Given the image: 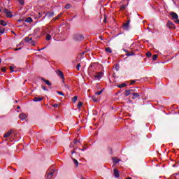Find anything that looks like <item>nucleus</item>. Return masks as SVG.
<instances>
[{
	"mask_svg": "<svg viewBox=\"0 0 179 179\" xmlns=\"http://www.w3.org/2000/svg\"><path fill=\"white\" fill-rule=\"evenodd\" d=\"M57 93H58V94H60V96H64V92H62L57 91Z\"/></svg>",
	"mask_w": 179,
	"mask_h": 179,
	"instance_id": "39",
	"label": "nucleus"
},
{
	"mask_svg": "<svg viewBox=\"0 0 179 179\" xmlns=\"http://www.w3.org/2000/svg\"><path fill=\"white\" fill-rule=\"evenodd\" d=\"M152 59H153V61H156V59H157V55H154L152 56Z\"/></svg>",
	"mask_w": 179,
	"mask_h": 179,
	"instance_id": "37",
	"label": "nucleus"
},
{
	"mask_svg": "<svg viewBox=\"0 0 179 179\" xmlns=\"http://www.w3.org/2000/svg\"><path fill=\"white\" fill-rule=\"evenodd\" d=\"M61 16H62V13L59 14L56 17L53 18L52 20L55 22V20H58Z\"/></svg>",
	"mask_w": 179,
	"mask_h": 179,
	"instance_id": "21",
	"label": "nucleus"
},
{
	"mask_svg": "<svg viewBox=\"0 0 179 179\" xmlns=\"http://www.w3.org/2000/svg\"><path fill=\"white\" fill-rule=\"evenodd\" d=\"M127 8V6L125 4H122L121 6H120V9L121 10H124V9H125Z\"/></svg>",
	"mask_w": 179,
	"mask_h": 179,
	"instance_id": "32",
	"label": "nucleus"
},
{
	"mask_svg": "<svg viewBox=\"0 0 179 179\" xmlns=\"http://www.w3.org/2000/svg\"><path fill=\"white\" fill-rule=\"evenodd\" d=\"M58 106H59L58 104L55 103L53 105V107H58Z\"/></svg>",
	"mask_w": 179,
	"mask_h": 179,
	"instance_id": "47",
	"label": "nucleus"
},
{
	"mask_svg": "<svg viewBox=\"0 0 179 179\" xmlns=\"http://www.w3.org/2000/svg\"><path fill=\"white\" fill-rule=\"evenodd\" d=\"M101 93H103V91H97L96 92H95V94L96 96H100V94H101Z\"/></svg>",
	"mask_w": 179,
	"mask_h": 179,
	"instance_id": "33",
	"label": "nucleus"
},
{
	"mask_svg": "<svg viewBox=\"0 0 179 179\" xmlns=\"http://www.w3.org/2000/svg\"><path fill=\"white\" fill-rule=\"evenodd\" d=\"M19 50H22V48H15V49L14 50V51H19Z\"/></svg>",
	"mask_w": 179,
	"mask_h": 179,
	"instance_id": "45",
	"label": "nucleus"
},
{
	"mask_svg": "<svg viewBox=\"0 0 179 179\" xmlns=\"http://www.w3.org/2000/svg\"><path fill=\"white\" fill-rule=\"evenodd\" d=\"M76 69H77V71H80V63L78 64V65L76 66Z\"/></svg>",
	"mask_w": 179,
	"mask_h": 179,
	"instance_id": "38",
	"label": "nucleus"
},
{
	"mask_svg": "<svg viewBox=\"0 0 179 179\" xmlns=\"http://www.w3.org/2000/svg\"><path fill=\"white\" fill-rule=\"evenodd\" d=\"M56 73L59 76V78H61V79H62V82L64 83L65 82V76H64V73L60 70H57L56 71Z\"/></svg>",
	"mask_w": 179,
	"mask_h": 179,
	"instance_id": "4",
	"label": "nucleus"
},
{
	"mask_svg": "<svg viewBox=\"0 0 179 179\" xmlns=\"http://www.w3.org/2000/svg\"><path fill=\"white\" fill-rule=\"evenodd\" d=\"M26 118H27V115L25 113H21L20 115V119H21L22 121L24 120Z\"/></svg>",
	"mask_w": 179,
	"mask_h": 179,
	"instance_id": "12",
	"label": "nucleus"
},
{
	"mask_svg": "<svg viewBox=\"0 0 179 179\" xmlns=\"http://www.w3.org/2000/svg\"><path fill=\"white\" fill-rule=\"evenodd\" d=\"M101 90H104V88H102Z\"/></svg>",
	"mask_w": 179,
	"mask_h": 179,
	"instance_id": "56",
	"label": "nucleus"
},
{
	"mask_svg": "<svg viewBox=\"0 0 179 179\" xmlns=\"http://www.w3.org/2000/svg\"><path fill=\"white\" fill-rule=\"evenodd\" d=\"M38 17H41V13H39Z\"/></svg>",
	"mask_w": 179,
	"mask_h": 179,
	"instance_id": "51",
	"label": "nucleus"
},
{
	"mask_svg": "<svg viewBox=\"0 0 179 179\" xmlns=\"http://www.w3.org/2000/svg\"><path fill=\"white\" fill-rule=\"evenodd\" d=\"M64 8L65 9H71V4H66Z\"/></svg>",
	"mask_w": 179,
	"mask_h": 179,
	"instance_id": "36",
	"label": "nucleus"
},
{
	"mask_svg": "<svg viewBox=\"0 0 179 179\" xmlns=\"http://www.w3.org/2000/svg\"><path fill=\"white\" fill-rule=\"evenodd\" d=\"M11 134H12V131H9L4 134V138H9V136H10Z\"/></svg>",
	"mask_w": 179,
	"mask_h": 179,
	"instance_id": "19",
	"label": "nucleus"
},
{
	"mask_svg": "<svg viewBox=\"0 0 179 179\" xmlns=\"http://www.w3.org/2000/svg\"><path fill=\"white\" fill-rule=\"evenodd\" d=\"M175 23H176L177 24H179V20H175Z\"/></svg>",
	"mask_w": 179,
	"mask_h": 179,
	"instance_id": "44",
	"label": "nucleus"
},
{
	"mask_svg": "<svg viewBox=\"0 0 179 179\" xmlns=\"http://www.w3.org/2000/svg\"><path fill=\"white\" fill-rule=\"evenodd\" d=\"M8 23L5 22L3 20H0V26H7Z\"/></svg>",
	"mask_w": 179,
	"mask_h": 179,
	"instance_id": "15",
	"label": "nucleus"
},
{
	"mask_svg": "<svg viewBox=\"0 0 179 179\" xmlns=\"http://www.w3.org/2000/svg\"><path fill=\"white\" fill-rule=\"evenodd\" d=\"M138 96H139V94H138V93L133 94V99H136V97H138Z\"/></svg>",
	"mask_w": 179,
	"mask_h": 179,
	"instance_id": "29",
	"label": "nucleus"
},
{
	"mask_svg": "<svg viewBox=\"0 0 179 179\" xmlns=\"http://www.w3.org/2000/svg\"><path fill=\"white\" fill-rule=\"evenodd\" d=\"M73 162H74V164H76V166H79V162H78V160L73 159Z\"/></svg>",
	"mask_w": 179,
	"mask_h": 179,
	"instance_id": "31",
	"label": "nucleus"
},
{
	"mask_svg": "<svg viewBox=\"0 0 179 179\" xmlns=\"http://www.w3.org/2000/svg\"><path fill=\"white\" fill-rule=\"evenodd\" d=\"M113 174H114L115 177H116V178H118V177H120V172L118 171V169H115L113 170Z\"/></svg>",
	"mask_w": 179,
	"mask_h": 179,
	"instance_id": "10",
	"label": "nucleus"
},
{
	"mask_svg": "<svg viewBox=\"0 0 179 179\" xmlns=\"http://www.w3.org/2000/svg\"><path fill=\"white\" fill-rule=\"evenodd\" d=\"M112 160L113 163H115V164H117V163H120V159H118V158L117 157L112 158Z\"/></svg>",
	"mask_w": 179,
	"mask_h": 179,
	"instance_id": "16",
	"label": "nucleus"
},
{
	"mask_svg": "<svg viewBox=\"0 0 179 179\" xmlns=\"http://www.w3.org/2000/svg\"><path fill=\"white\" fill-rule=\"evenodd\" d=\"M3 13L6 15V17H13V14L12 13V11L9 10L8 9L5 8Z\"/></svg>",
	"mask_w": 179,
	"mask_h": 179,
	"instance_id": "3",
	"label": "nucleus"
},
{
	"mask_svg": "<svg viewBox=\"0 0 179 179\" xmlns=\"http://www.w3.org/2000/svg\"><path fill=\"white\" fill-rule=\"evenodd\" d=\"M126 51V55L127 57H131V55H134V52H131L130 53L128 52V51L125 50Z\"/></svg>",
	"mask_w": 179,
	"mask_h": 179,
	"instance_id": "27",
	"label": "nucleus"
},
{
	"mask_svg": "<svg viewBox=\"0 0 179 179\" xmlns=\"http://www.w3.org/2000/svg\"><path fill=\"white\" fill-rule=\"evenodd\" d=\"M92 99L94 103H96V101H99V99H97V97H96V96H93Z\"/></svg>",
	"mask_w": 179,
	"mask_h": 179,
	"instance_id": "25",
	"label": "nucleus"
},
{
	"mask_svg": "<svg viewBox=\"0 0 179 179\" xmlns=\"http://www.w3.org/2000/svg\"><path fill=\"white\" fill-rule=\"evenodd\" d=\"M62 89H64V90H68V89H69V85L65 84V82H64L62 85Z\"/></svg>",
	"mask_w": 179,
	"mask_h": 179,
	"instance_id": "13",
	"label": "nucleus"
},
{
	"mask_svg": "<svg viewBox=\"0 0 179 179\" xmlns=\"http://www.w3.org/2000/svg\"><path fill=\"white\" fill-rule=\"evenodd\" d=\"M79 150H83V152H84V150H85V148H83V149H79Z\"/></svg>",
	"mask_w": 179,
	"mask_h": 179,
	"instance_id": "50",
	"label": "nucleus"
},
{
	"mask_svg": "<svg viewBox=\"0 0 179 179\" xmlns=\"http://www.w3.org/2000/svg\"><path fill=\"white\" fill-rule=\"evenodd\" d=\"M98 89H100V87H98Z\"/></svg>",
	"mask_w": 179,
	"mask_h": 179,
	"instance_id": "57",
	"label": "nucleus"
},
{
	"mask_svg": "<svg viewBox=\"0 0 179 179\" xmlns=\"http://www.w3.org/2000/svg\"><path fill=\"white\" fill-rule=\"evenodd\" d=\"M5 33V29L2 27H0V34H3Z\"/></svg>",
	"mask_w": 179,
	"mask_h": 179,
	"instance_id": "22",
	"label": "nucleus"
},
{
	"mask_svg": "<svg viewBox=\"0 0 179 179\" xmlns=\"http://www.w3.org/2000/svg\"><path fill=\"white\" fill-rule=\"evenodd\" d=\"M94 78L95 79H96L97 80H100V79H101L103 78V72L100 71V72H96L94 75H93Z\"/></svg>",
	"mask_w": 179,
	"mask_h": 179,
	"instance_id": "2",
	"label": "nucleus"
},
{
	"mask_svg": "<svg viewBox=\"0 0 179 179\" xmlns=\"http://www.w3.org/2000/svg\"><path fill=\"white\" fill-rule=\"evenodd\" d=\"M46 40H47L48 41H50V40H51V35L47 34V35H46Z\"/></svg>",
	"mask_w": 179,
	"mask_h": 179,
	"instance_id": "30",
	"label": "nucleus"
},
{
	"mask_svg": "<svg viewBox=\"0 0 179 179\" xmlns=\"http://www.w3.org/2000/svg\"><path fill=\"white\" fill-rule=\"evenodd\" d=\"M127 86H128V85L125 83H123L120 85H117V87H119V89H124V87H127Z\"/></svg>",
	"mask_w": 179,
	"mask_h": 179,
	"instance_id": "11",
	"label": "nucleus"
},
{
	"mask_svg": "<svg viewBox=\"0 0 179 179\" xmlns=\"http://www.w3.org/2000/svg\"><path fill=\"white\" fill-rule=\"evenodd\" d=\"M44 48H42L41 49H38V51H41V50H44Z\"/></svg>",
	"mask_w": 179,
	"mask_h": 179,
	"instance_id": "46",
	"label": "nucleus"
},
{
	"mask_svg": "<svg viewBox=\"0 0 179 179\" xmlns=\"http://www.w3.org/2000/svg\"><path fill=\"white\" fill-rule=\"evenodd\" d=\"M73 153H76V151H75V150L71 152V155H73Z\"/></svg>",
	"mask_w": 179,
	"mask_h": 179,
	"instance_id": "49",
	"label": "nucleus"
},
{
	"mask_svg": "<svg viewBox=\"0 0 179 179\" xmlns=\"http://www.w3.org/2000/svg\"><path fill=\"white\" fill-rule=\"evenodd\" d=\"M124 96H129L131 94V91L127 90L124 93Z\"/></svg>",
	"mask_w": 179,
	"mask_h": 179,
	"instance_id": "24",
	"label": "nucleus"
},
{
	"mask_svg": "<svg viewBox=\"0 0 179 179\" xmlns=\"http://www.w3.org/2000/svg\"><path fill=\"white\" fill-rule=\"evenodd\" d=\"M105 51L108 52V54H111V52H113V50L110 49V48H106Z\"/></svg>",
	"mask_w": 179,
	"mask_h": 179,
	"instance_id": "20",
	"label": "nucleus"
},
{
	"mask_svg": "<svg viewBox=\"0 0 179 179\" xmlns=\"http://www.w3.org/2000/svg\"><path fill=\"white\" fill-rule=\"evenodd\" d=\"M1 62H2V60L0 59V64H1Z\"/></svg>",
	"mask_w": 179,
	"mask_h": 179,
	"instance_id": "55",
	"label": "nucleus"
},
{
	"mask_svg": "<svg viewBox=\"0 0 179 179\" xmlns=\"http://www.w3.org/2000/svg\"><path fill=\"white\" fill-rule=\"evenodd\" d=\"M43 97L36 96L34 98L33 101L35 102L41 101L43 100Z\"/></svg>",
	"mask_w": 179,
	"mask_h": 179,
	"instance_id": "14",
	"label": "nucleus"
},
{
	"mask_svg": "<svg viewBox=\"0 0 179 179\" xmlns=\"http://www.w3.org/2000/svg\"><path fill=\"white\" fill-rule=\"evenodd\" d=\"M123 29L124 30H128L129 29V20L123 24Z\"/></svg>",
	"mask_w": 179,
	"mask_h": 179,
	"instance_id": "8",
	"label": "nucleus"
},
{
	"mask_svg": "<svg viewBox=\"0 0 179 179\" xmlns=\"http://www.w3.org/2000/svg\"><path fill=\"white\" fill-rule=\"evenodd\" d=\"M42 89H43V90H47V89L44 86H42Z\"/></svg>",
	"mask_w": 179,
	"mask_h": 179,
	"instance_id": "48",
	"label": "nucleus"
},
{
	"mask_svg": "<svg viewBox=\"0 0 179 179\" xmlns=\"http://www.w3.org/2000/svg\"><path fill=\"white\" fill-rule=\"evenodd\" d=\"M170 15L171 16L172 19L174 20H177L178 19V15L175 12H171Z\"/></svg>",
	"mask_w": 179,
	"mask_h": 179,
	"instance_id": "5",
	"label": "nucleus"
},
{
	"mask_svg": "<svg viewBox=\"0 0 179 179\" xmlns=\"http://www.w3.org/2000/svg\"><path fill=\"white\" fill-rule=\"evenodd\" d=\"M83 106V103L82 102H78V105H77V108H80V107H82Z\"/></svg>",
	"mask_w": 179,
	"mask_h": 179,
	"instance_id": "28",
	"label": "nucleus"
},
{
	"mask_svg": "<svg viewBox=\"0 0 179 179\" xmlns=\"http://www.w3.org/2000/svg\"><path fill=\"white\" fill-rule=\"evenodd\" d=\"M23 21V20H18V22H22Z\"/></svg>",
	"mask_w": 179,
	"mask_h": 179,
	"instance_id": "52",
	"label": "nucleus"
},
{
	"mask_svg": "<svg viewBox=\"0 0 179 179\" xmlns=\"http://www.w3.org/2000/svg\"><path fill=\"white\" fill-rule=\"evenodd\" d=\"M77 100H78V96H75L72 98L73 103H76Z\"/></svg>",
	"mask_w": 179,
	"mask_h": 179,
	"instance_id": "23",
	"label": "nucleus"
},
{
	"mask_svg": "<svg viewBox=\"0 0 179 179\" xmlns=\"http://www.w3.org/2000/svg\"><path fill=\"white\" fill-rule=\"evenodd\" d=\"M75 38H76L78 41H82V40H83L84 37H83V35L79 34V35H76V36H75Z\"/></svg>",
	"mask_w": 179,
	"mask_h": 179,
	"instance_id": "9",
	"label": "nucleus"
},
{
	"mask_svg": "<svg viewBox=\"0 0 179 179\" xmlns=\"http://www.w3.org/2000/svg\"><path fill=\"white\" fill-rule=\"evenodd\" d=\"M103 22L104 23H107V17L106 16H104Z\"/></svg>",
	"mask_w": 179,
	"mask_h": 179,
	"instance_id": "42",
	"label": "nucleus"
},
{
	"mask_svg": "<svg viewBox=\"0 0 179 179\" xmlns=\"http://www.w3.org/2000/svg\"><path fill=\"white\" fill-rule=\"evenodd\" d=\"M8 1H10V0H8Z\"/></svg>",
	"mask_w": 179,
	"mask_h": 179,
	"instance_id": "58",
	"label": "nucleus"
},
{
	"mask_svg": "<svg viewBox=\"0 0 179 179\" xmlns=\"http://www.w3.org/2000/svg\"><path fill=\"white\" fill-rule=\"evenodd\" d=\"M17 109L20 108V106H17Z\"/></svg>",
	"mask_w": 179,
	"mask_h": 179,
	"instance_id": "53",
	"label": "nucleus"
},
{
	"mask_svg": "<svg viewBox=\"0 0 179 179\" xmlns=\"http://www.w3.org/2000/svg\"><path fill=\"white\" fill-rule=\"evenodd\" d=\"M42 80H43V82H45V83H46L48 85V86H51V83L50 82V80H45L44 78H41Z\"/></svg>",
	"mask_w": 179,
	"mask_h": 179,
	"instance_id": "18",
	"label": "nucleus"
},
{
	"mask_svg": "<svg viewBox=\"0 0 179 179\" xmlns=\"http://www.w3.org/2000/svg\"><path fill=\"white\" fill-rule=\"evenodd\" d=\"M54 15V12H48L43 17V19H45V17H52Z\"/></svg>",
	"mask_w": 179,
	"mask_h": 179,
	"instance_id": "7",
	"label": "nucleus"
},
{
	"mask_svg": "<svg viewBox=\"0 0 179 179\" xmlns=\"http://www.w3.org/2000/svg\"><path fill=\"white\" fill-rule=\"evenodd\" d=\"M2 72H6V69L5 67L1 68Z\"/></svg>",
	"mask_w": 179,
	"mask_h": 179,
	"instance_id": "41",
	"label": "nucleus"
},
{
	"mask_svg": "<svg viewBox=\"0 0 179 179\" xmlns=\"http://www.w3.org/2000/svg\"><path fill=\"white\" fill-rule=\"evenodd\" d=\"M96 86H97V87H99L100 86V85L97 84Z\"/></svg>",
	"mask_w": 179,
	"mask_h": 179,
	"instance_id": "54",
	"label": "nucleus"
},
{
	"mask_svg": "<svg viewBox=\"0 0 179 179\" xmlns=\"http://www.w3.org/2000/svg\"><path fill=\"white\" fill-rule=\"evenodd\" d=\"M18 2L20 5H24V0H18Z\"/></svg>",
	"mask_w": 179,
	"mask_h": 179,
	"instance_id": "34",
	"label": "nucleus"
},
{
	"mask_svg": "<svg viewBox=\"0 0 179 179\" xmlns=\"http://www.w3.org/2000/svg\"><path fill=\"white\" fill-rule=\"evenodd\" d=\"M54 173H55V170L54 169V166H52L50 170L48 171L46 179H52Z\"/></svg>",
	"mask_w": 179,
	"mask_h": 179,
	"instance_id": "1",
	"label": "nucleus"
},
{
	"mask_svg": "<svg viewBox=\"0 0 179 179\" xmlns=\"http://www.w3.org/2000/svg\"><path fill=\"white\" fill-rule=\"evenodd\" d=\"M136 83V80H132L131 81L130 85H134V83Z\"/></svg>",
	"mask_w": 179,
	"mask_h": 179,
	"instance_id": "40",
	"label": "nucleus"
},
{
	"mask_svg": "<svg viewBox=\"0 0 179 179\" xmlns=\"http://www.w3.org/2000/svg\"><path fill=\"white\" fill-rule=\"evenodd\" d=\"M25 22L27 23H31V22H33V19L30 17H28L27 18H26Z\"/></svg>",
	"mask_w": 179,
	"mask_h": 179,
	"instance_id": "17",
	"label": "nucleus"
},
{
	"mask_svg": "<svg viewBox=\"0 0 179 179\" xmlns=\"http://www.w3.org/2000/svg\"><path fill=\"white\" fill-rule=\"evenodd\" d=\"M10 71H11V72H13V66H10Z\"/></svg>",
	"mask_w": 179,
	"mask_h": 179,
	"instance_id": "43",
	"label": "nucleus"
},
{
	"mask_svg": "<svg viewBox=\"0 0 179 179\" xmlns=\"http://www.w3.org/2000/svg\"><path fill=\"white\" fill-rule=\"evenodd\" d=\"M31 40H32L31 38H29V37L25 38L26 43H30V41H31Z\"/></svg>",
	"mask_w": 179,
	"mask_h": 179,
	"instance_id": "26",
	"label": "nucleus"
},
{
	"mask_svg": "<svg viewBox=\"0 0 179 179\" xmlns=\"http://www.w3.org/2000/svg\"><path fill=\"white\" fill-rule=\"evenodd\" d=\"M166 26L169 27V29H174L175 27L174 24L170 20L167 22Z\"/></svg>",
	"mask_w": 179,
	"mask_h": 179,
	"instance_id": "6",
	"label": "nucleus"
},
{
	"mask_svg": "<svg viewBox=\"0 0 179 179\" xmlns=\"http://www.w3.org/2000/svg\"><path fill=\"white\" fill-rule=\"evenodd\" d=\"M146 56L148 57V58H150V57H152V53L150 52H148L146 53Z\"/></svg>",
	"mask_w": 179,
	"mask_h": 179,
	"instance_id": "35",
	"label": "nucleus"
}]
</instances>
